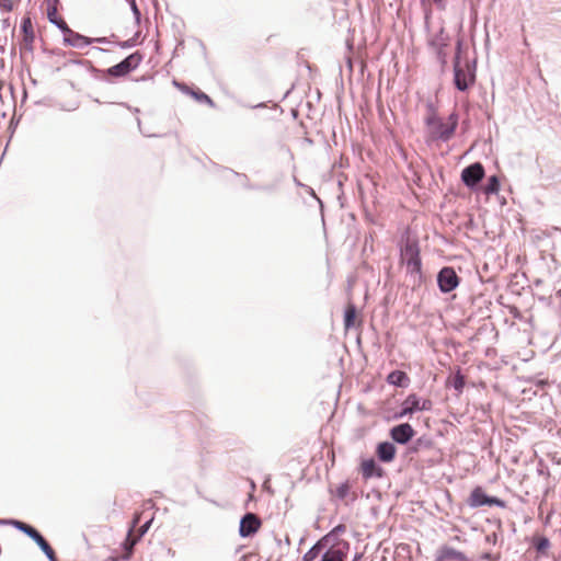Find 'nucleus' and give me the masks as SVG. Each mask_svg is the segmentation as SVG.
Here are the masks:
<instances>
[{
    "label": "nucleus",
    "instance_id": "1",
    "mask_svg": "<svg viewBox=\"0 0 561 561\" xmlns=\"http://www.w3.org/2000/svg\"><path fill=\"white\" fill-rule=\"evenodd\" d=\"M426 125L433 138L448 140L457 128L458 116L453 113L449 115L447 122H444L433 113L426 118Z\"/></svg>",
    "mask_w": 561,
    "mask_h": 561
},
{
    "label": "nucleus",
    "instance_id": "2",
    "mask_svg": "<svg viewBox=\"0 0 561 561\" xmlns=\"http://www.w3.org/2000/svg\"><path fill=\"white\" fill-rule=\"evenodd\" d=\"M400 261L407 265L410 273L420 274L422 262L420 256L419 242L415 239L407 237L400 247Z\"/></svg>",
    "mask_w": 561,
    "mask_h": 561
},
{
    "label": "nucleus",
    "instance_id": "3",
    "mask_svg": "<svg viewBox=\"0 0 561 561\" xmlns=\"http://www.w3.org/2000/svg\"><path fill=\"white\" fill-rule=\"evenodd\" d=\"M9 524L13 525L15 528L31 537L39 546V548L50 561H57L54 549L34 527L20 520H10Z\"/></svg>",
    "mask_w": 561,
    "mask_h": 561
},
{
    "label": "nucleus",
    "instance_id": "4",
    "mask_svg": "<svg viewBox=\"0 0 561 561\" xmlns=\"http://www.w3.org/2000/svg\"><path fill=\"white\" fill-rule=\"evenodd\" d=\"M144 55L135 51L127 56L123 61L107 69V75L112 77H125L141 64Z\"/></svg>",
    "mask_w": 561,
    "mask_h": 561
},
{
    "label": "nucleus",
    "instance_id": "5",
    "mask_svg": "<svg viewBox=\"0 0 561 561\" xmlns=\"http://www.w3.org/2000/svg\"><path fill=\"white\" fill-rule=\"evenodd\" d=\"M457 53L455 57L454 62V71H455V85L458 90L465 91L468 89V87L473 83L474 81V75L470 73L469 71L465 70L463 67L460 65L459 55L461 50V41H457Z\"/></svg>",
    "mask_w": 561,
    "mask_h": 561
},
{
    "label": "nucleus",
    "instance_id": "6",
    "mask_svg": "<svg viewBox=\"0 0 561 561\" xmlns=\"http://www.w3.org/2000/svg\"><path fill=\"white\" fill-rule=\"evenodd\" d=\"M450 38L448 34L440 30L437 34L433 35L430 39L431 47L435 50L437 58L440 60L442 65L445 66L447 64L448 57V47H449Z\"/></svg>",
    "mask_w": 561,
    "mask_h": 561
},
{
    "label": "nucleus",
    "instance_id": "7",
    "mask_svg": "<svg viewBox=\"0 0 561 561\" xmlns=\"http://www.w3.org/2000/svg\"><path fill=\"white\" fill-rule=\"evenodd\" d=\"M468 504L471 507H479L482 505L505 507V502L499 497L488 496L481 486H477L472 490Z\"/></svg>",
    "mask_w": 561,
    "mask_h": 561
},
{
    "label": "nucleus",
    "instance_id": "8",
    "mask_svg": "<svg viewBox=\"0 0 561 561\" xmlns=\"http://www.w3.org/2000/svg\"><path fill=\"white\" fill-rule=\"evenodd\" d=\"M432 408V401L428 399L421 400L416 394L412 393L407 397L402 402V410L399 414L400 417L411 415L416 411H427Z\"/></svg>",
    "mask_w": 561,
    "mask_h": 561
},
{
    "label": "nucleus",
    "instance_id": "9",
    "mask_svg": "<svg viewBox=\"0 0 561 561\" xmlns=\"http://www.w3.org/2000/svg\"><path fill=\"white\" fill-rule=\"evenodd\" d=\"M139 523V515H136L134 520H133V526L131 528L129 529L128 531V535H127V538L124 542V550H125V553L123 554V559H129L131 557V553H133V549H134V546L138 542V540L141 538V536L148 530L149 526H150V520L147 522L146 524H144L139 530H138V535L135 536L134 535V529L136 527V525Z\"/></svg>",
    "mask_w": 561,
    "mask_h": 561
},
{
    "label": "nucleus",
    "instance_id": "10",
    "mask_svg": "<svg viewBox=\"0 0 561 561\" xmlns=\"http://www.w3.org/2000/svg\"><path fill=\"white\" fill-rule=\"evenodd\" d=\"M437 283L443 293H450L459 285V277L453 267H443L438 273Z\"/></svg>",
    "mask_w": 561,
    "mask_h": 561
},
{
    "label": "nucleus",
    "instance_id": "11",
    "mask_svg": "<svg viewBox=\"0 0 561 561\" xmlns=\"http://www.w3.org/2000/svg\"><path fill=\"white\" fill-rule=\"evenodd\" d=\"M484 176V168L480 162H476L465 168L461 172L462 182L469 186H476Z\"/></svg>",
    "mask_w": 561,
    "mask_h": 561
},
{
    "label": "nucleus",
    "instance_id": "12",
    "mask_svg": "<svg viewBox=\"0 0 561 561\" xmlns=\"http://www.w3.org/2000/svg\"><path fill=\"white\" fill-rule=\"evenodd\" d=\"M262 526L261 519L253 513L245 514L241 522L239 534L241 537H249L259 531Z\"/></svg>",
    "mask_w": 561,
    "mask_h": 561
},
{
    "label": "nucleus",
    "instance_id": "13",
    "mask_svg": "<svg viewBox=\"0 0 561 561\" xmlns=\"http://www.w3.org/2000/svg\"><path fill=\"white\" fill-rule=\"evenodd\" d=\"M350 543L340 541L332 545L322 556L321 561H345L348 552Z\"/></svg>",
    "mask_w": 561,
    "mask_h": 561
},
{
    "label": "nucleus",
    "instance_id": "14",
    "mask_svg": "<svg viewBox=\"0 0 561 561\" xmlns=\"http://www.w3.org/2000/svg\"><path fill=\"white\" fill-rule=\"evenodd\" d=\"M434 561H470L467 554L449 546H442L436 554Z\"/></svg>",
    "mask_w": 561,
    "mask_h": 561
},
{
    "label": "nucleus",
    "instance_id": "15",
    "mask_svg": "<svg viewBox=\"0 0 561 561\" xmlns=\"http://www.w3.org/2000/svg\"><path fill=\"white\" fill-rule=\"evenodd\" d=\"M390 435L394 442L405 444L414 436V430L409 423H403L392 427Z\"/></svg>",
    "mask_w": 561,
    "mask_h": 561
},
{
    "label": "nucleus",
    "instance_id": "16",
    "mask_svg": "<svg viewBox=\"0 0 561 561\" xmlns=\"http://www.w3.org/2000/svg\"><path fill=\"white\" fill-rule=\"evenodd\" d=\"M360 472L365 480L373 477L381 478L383 476V469L379 467L374 459H365L360 463Z\"/></svg>",
    "mask_w": 561,
    "mask_h": 561
},
{
    "label": "nucleus",
    "instance_id": "17",
    "mask_svg": "<svg viewBox=\"0 0 561 561\" xmlns=\"http://www.w3.org/2000/svg\"><path fill=\"white\" fill-rule=\"evenodd\" d=\"M360 319L358 317L356 307L354 304H347L344 312V329L348 331L352 328L360 325Z\"/></svg>",
    "mask_w": 561,
    "mask_h": 561
},
{
    "label": "nucleus",
    "instance_id": "18",
    "mask_svg": "<svg viewBox=\"0 0 561 561\" xmlns=\"http://www.w3.org/2000/svg\"><path fill=\"white\" fill-rule=\"evenodd\" d=\"M396 446L389 442L380 443L376 450L378 458L383 462L392 461L396 457Z\"/></svg>",
    "mask_w": 561,
    "mask_h": 561
},
{
    "label": "nucleus",
    "instance_id": "19",
    "mask_svg": "<svg viewBox=\"0 0 561 561\" xmlns=\"http://www.w3.org/2000/svg\"><path fill=\"white\" fill-rule=\"evenodd\" d=\"M330 535L322 537L314 546H312L302 557V561H314L323 548L327 547Z\"/></svg>",
    "mask_w": 561,
    "mask_h": 561
},
{
    "label": "nucleus",
    "instance_id": "20",
    "mask_svg": "<svg viewBox=\"0 0 561 561\" xmlns=\"http://www.w3.org/2000/svg\"><path fill=\"white\" fill-rule=\"evenodd\" d=\"M23 33V44L26 48H30L34 42V28L30 18H24L21 24Z\"/></svg>",
    "mask_w": 561,
    "mask_h": 561
},
{
    "label": "nucleus",
    "instance_id": "21",
    "mask_svg": "<svg viewBox=\"0 0 561 561\" xmlns=\"http://www.w3.org/2000/svg\"><path fill=\"white\" fill-rule=\"evenodd\" d=\"M64 32H65L64 41L69 46L82 47V46L90 44V41L85 36L75 33L70 28H69V31H64Z\"/></svg>",
    "mask_w": 561,
    "mask_h": 561
},
{
    "label": "nucleus",
    "instance_id": "22",
    "mask_svg": "<svg viewBox=\"0 0 561 561\" xmlns=\"http://www.w3.org/2000/svg\"><path fill=\"white\" fill-rule=\"evenodd\" d=\"M47 16L49 21L56 24L61 31H69V27L65 20L61 16H59L55 4L48 7Z\"/></svg>",
    "mask_w": 561,
    "mask_h": 561
},
{
    "label": "nucleus",
    "instance_id": "23",
    "mask_svg": "<svg viewBox=\"0 0 561 561\" xmlns=\"http://www.w3.org/2000/svg\"><path fill=\"white\" fill-rule=\"evenodd\" d=\"M387 381L390 383V385H394V386H399V387H403V386H407L408 382H409V377L408 375L402 371V370H393L391 371L388 377H387Z\"/></svg>",
    "mask_w": 561,
    "mask_h": 561
},
{
    "label": "nucleus",
    "instance_id": "24",
    "mask_svg": "<svg viewBox=\"0 0 561 561\" xmlns=\"http://www.w3.org/2000/svg\"><path fill=\"white\" fill-rule=\"evenodd\" d=\"M533 546L539 553L546 554L548 549L550 548V541L548 538L543 536H535L533 538Z\"/></svg>",
    "mask_w": 561,
    "mask_h": 561
},
{
    "label": "nucleus",
    "instance_id": "25",
    "mask_svg": "<svg viewBox=\"0 0 561 561\" xmlns=\"http://www.w3.org/2000/svg\"><path fill=\"white\" fill-rule=\"evenodd\" d=\"M500 190V182L497 176L493 175L489 178L488 183L484 185L483 191L485 194H495Z\"/></svg>",
    "mask_w": 561,
    "mask_h": 561
},
{
    "label": "nucleus",
    "instance_id": "26",
    "mask_svg": "<svg viewBox=\"0 0 561 561\" xmlns=\"http://www.w3.org/2000/svg\"><path fill=\"white\" fill-rule=\"evenodd\" d=\"M449 382L453 385V387L461 393L465 387V377L461 375V373L458 370L455 376L449 380Z\"/></svg>",
    "mask_w": 561,
    "mask_h": 561
},
{
    "label": "nucleus",
    "instance_id": "27",
    "mask_svg": "<svg viewBox=\"0 0 561 561\" xmlns=\"http://www.w3.org/2000/svg\"><path fill=\"white\" fill-rule=\"evenodd\" d=\"M192 95L199 102H205L209 105H213V100L207 95L205 94L204 92L202 91H197V92H192Z\"/></svg>",
    "mask_w": 561,
    "mask_h": 561
},
{
    "label": "nucleus",
    "instance_id": "28",
    "mask_svg": "<svg viewBox=\"0 0 561 561\" xmlns=\"http://www.w3.org/2000/svg\"><path fill=\"white\" fill-rule=\"evenodd\" d=\"M139 36H140V32L138 31L131 38L121 43V47L128 48V47L135 46L136 44H138Z\"/></svg>",
    "mask_w": 561,
    "mask_h": 561
},
{
    "label": "nucleus",
    "instance_id": "29",
    "mask_svg": "<svg viewBox=\"0 0 561 561\" xmlns=\"http://www.w3.org/2000/svg\"><path fill=\"white\" fill-rule=\"evenodd\" d=\"M350 491V485L347 483H342L341 485H339L336 488V495L340 497V499H344L346 497L347 493Z\"/></svg>",
    "mask_w": 561,
    "mask_h": 561
},
{
    "label": "nucleus",
    "instance_id": "30",
    "mask_svg": "<svg viewBox=\"0 0 561 561\" xmlns=\"http://www.w3.org/2000/svg\"><path fill=\"white\" fill-rule=\"evenodd\" d=\"M14 0H0V8L5 12H11L14 9Z\"/></svg>",
    "mask_w": 561,
    "mask_h": 561
},
{
    "label": "nucleus",
    "instance_id": "31",
    "mask_svg": "<svg viewBox=\"0 0 561 561\" xmlns=\"http://www.w3.org/2000/svg\"><path fill=\"white\" fill-rule=\"evenodd\" d=\"M130 5H131V10H133L134 15H135V21H136L137 24H139L140 23L141 14H140V11H139L135 0H131Z\"/></svg>",
    "mask_w": 561,
    "mask_h": 561
},
{
    "label": "nucleus",
    "instance_id": "32",
    "mask_svg": "<svg viewBox=\"0 0 561 561\" xmlns=\"http://www.w3.org/2000/svg\"><path fill=\"white\" fill-rule=\"evenodd\" d=\"M433 2L436 3L437 5L444 8L445 0H433Z\"/></svg>",
    "mask_w": 561,
    "mask_h": 561
},
{
    "label": "nucleus",
    "instance_id": "33",
    "mask_svg": "<svg viewBox=\"0 0 561 561\" xmlns=\"http://www.w3.org/2000/svg\"><path fill=\"white\" fill-rule=\"evenodd\" d=\"M558 295H561V289L558 291Z\"/></svg>",
    "mask_w": 561,
    "mask_h": 561
}]
</instances>
